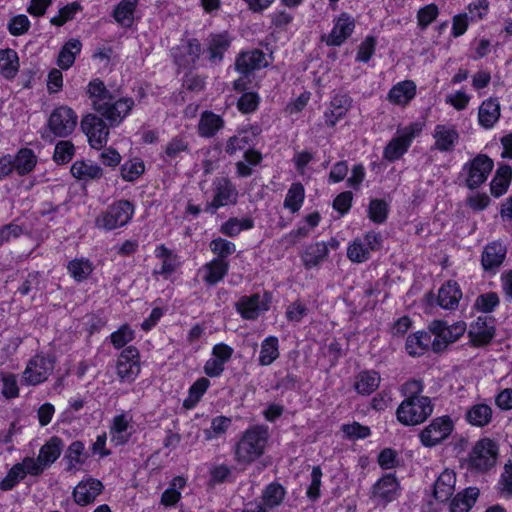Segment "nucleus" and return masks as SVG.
<instances>
[{"label": "nucleus", "instance_id": "obj_43", "mask_svg": "<svg viewBox=\"0 0 512 512\" xmlns=\"http://www.w3.org/2000/svg\"><path fill=\"white\" fill-rule=\"evenodd\" d=\"M131 420L132 418L126 413L116 415L113 418L109 433L111 441L116 445H122L128 441L129 435H127L126 432L130 426Z\"/></svg>", "mask_w": 512, "mask_h": 512}, {"label": "nucleus", "instance_id": "obj_11", "mask_svg": "<svg viewBox=\"0 0 512 512\" xmlns=\"http://www.w3.org/2000/svg\"><path fill=\"white\" fill-rule=\"evenodd\" d=\"M453 429L454 423L449 416L436 417L419 433L420 442L425 447H434L446 440Z\"/></svg>", "mask_w": 512, "mask_h": 512}, {"label": "nucleus", "instance_id": "obj_8", "mask_svg": "<svg viewBox=\"0 0 512 512\" xmlns=\"http://www.w3.org/2000/svg\"><path fill=\"white\" fill-rule=\"evenodd\" d=\"M494 163L491 158L484 154H478L474 159L465 163L461 176L469 189H476L488 178L493 169Z\"/></svg>", "mask_w": 512, "mask_h": 512}, {"label": "nucleus", "instance_id": "obj_4", "mask_svg": "<svg viewBox=\"0 0 512 512\" xmlns=\"http://www.w3.org/2000/svg\"><path fill=\"white\" fill-rule=\"evenodd\" d=\"M424 128L421 121L412 122L397 130V136L393 137L383 151V157L392 162L402 157L411 146L413 140L418 137Z\"/></svg>", "mask_w": 512, "mask_h": 512}, {"label": "nucleus", "instance_id": "obj_50", "mask_svg": "<svg viewBox=\"0 0 512 512\" xmlns=\"http://www.w3.org/2000/svg\"><path fill=\"white\" fill-rule=\"evenodd\" d=\"M94 270L92 262L84 257L75 258L68 262V274L76 281L83 282L89 278Z\"/></svg>", "mask_w": 512, "mask_h": 512}, {"label": "nucleus", "instance_id": "obj_5", "mask_svg": "<svg viewBox=\"0 0 512 512\" xmlns=\"http://www.w3.org/2000/svg\"><path fill=\"white\" fill-rule=\"evenodd\" d=\"M133 214L134 206L127 200H119L96 217L95 225L99 229L111 231L127 225Z\"/></svg>", "mask_w": 512, "mask_h": 512}, {"label": "nucleus", "instance_id": "obj_63", "mask_svg": "<svg viewBox=\"0 0 512 512\" xmlns=\"http://www.w3.org/2000/svg\"><path fill=\"white\" fill-rule=\"evenodd\" d=\"M75 154V147L71 141L61 140L54 149L53 159L58 164L69 162Z\"/></svg>", "mask_w": 512, "mask_h": 512}, {"label": "nucleus", "instance_id": "obj_7", "mask_svg": "<svg viewBox=\"0 0 512 512\" xmlns=\"http://www.w3.org/2000/svg\"><path fill=\"white\" fill-rule=\"evenodd\" d=\"M77 123V113L69 106L60 105L51 112L47 127L54 136L64 138L73 133Z\"/></svg>", "mask_w": 512, "mask_h": 512}, {"label": "nucleus", "instance_id": "obj_24", "mask_svg": "<svg viewBox=\"0 0 512 512\" xmlns=\"http://www.w3.org/2000/svg\"><path fill=\"white\" fill-rule=\"evenodd\" d=\"M237 312L243 319L255 320L259 315L268 310V305L261 300L259 294L242 296L235 304Z\"/></svg>", "mask_w": 512, "mask_h": 512}, {"label": "nucleus", "instance_id": "obj_54", "mask_svg": "<svg viewBox=\"0 0 512 512\" xmlns=\"http://www.w3.org/2000/svg\"><path fill=\"white\" fill-rule=\"evenodd\" d=\"M304 199V186L299 182L293 183L288 189L283 205L291 213H296L301 209Z\"/></svg>", "mask_w": 512, "mask_h": 512}, {"label": "nucleus", "instance_id": "obj_21", "mask_svg": "<svg viewBox=\"0 0 512 512\" xmlns=\"http://www.w3.org/2000/svg\"><path fill=\"white\" fill-rule=\"evenodd\" d=\"M238 192L228 178H219L214 182V198L210 204L214 210L237 201Z\"/></svg>", "mask_w": 512, "mask_h": 512}, {"label": "nucleus", "instance_id": "obj_9", "mask_svg": "<svg viewBox=\"0 0 512 512\" xmlns=\"http://www.w3.org/2000/svg\"><path fill=\"white\" fill-rule=\"evenodd\" d=\"M498 445L495 441L484 438L479 440L469 455V465L477 471L491 469L497 461Z\"/></svg>", "mask_w": 512, "mask_h": 512}, {"label": "nucleus", "instance_id": "obj_59", "mask_svg": "<svg viewBox=\"0 0 512 512\" xmlns=\"http://www.w3.org/2000/svg\"><path fill=\"white\" fill-rule=\"evenodd\" d=\"M84 450L85 446L81 441H74L69 445L65 455L68 471L75 472L78 470L79 465L84 464V459L82 458Z\"/></svg>", "mask_w": 512, "mask_h": 512}, {"label": "nucleus", "instance_id": "obj_49", "mask_svg": "<svg viewBox=\"0 0 512 512\" xmlns=\"http://www.w3.org/2000/svg\"><path fill=\"white\" fill-rule=\"evenodd\" d=\"M279 340L268 336L261 342L258 362L261 366L271 365L279 357Z\"/></svg>", "mask_w": 512, "mask_h": 512}, {"label": "nucleus", "instance_id": "obj_62", "mask_svg": "<svg viewBox=\"0 0 512 512\" xmlns=\"http://www.w3.org/2000/svg\"><path fill=\"white\" fill-rule=\"evenodd\" d=\"M145 170L144 163L139 159H133L125 162L121 166V177L125 181H135Z\"/></svg>", "mask_w": 512, "mask_h": 512}, {"label": "nucleus", "instance_id": "obj_31", "mask_svg": "<svg viewBox=\"0 0 512 512\" xmlns=\"http://www.w3.org/2000/svg\"><path fill=\"white\" fill-rule=\"evenodd\" d=\"M236 69L242 74H248L253 70H259L267 66L266 56L260 50H252L241 53L236 59Z\"/></svg>", "mask_w": 512, "mask_h": 512}, {"label": "nucleus", "instance_id": "obj_56", "mask_svg": "<svg viewBox=\"0 0 512 512\" xmlns=\"http://www.w3.org/2000/svg\"><path fill=\"white\" fill-rule=\"evenodd\" d=\"M211 252L216 256L213 260L222 262H229L227 259L229 256L235 253L236 245L224 238L218 237L213 239L209 243Z\"/></svg>", "mask_w": 512, "mask_h": 512}, {"label": "nucleus", "instance_id": "obj_41", "mask_svg": "<svg viewBox=\"0 0 512 512\" xmlns=\"http://www.w3.org/2000/svg\"><path fill=\"white\" fill-rule=\"evenodd\" d=\"M492 414V408L488 404L478 403L467 410L465 419L472 426L484 427L491 422Z\"/></svg>", "mask_w": 512, "mask_h": 512}, {"label": "nucleus", "instance_id": "obj_39", "mask_svg": "<svg viewBox=\"0 0 512 512\" xmlns=\"http://www.w3.org/2000/svg\"><path fill=\"white\" fill-rule=\"evenodd\" d=\"M82 43L76 38L69 39L60 49L57 65L63 69H69L75 62L76 57L80 54Z\"/></svg>", "mask_w": 512, "mask_h": 512}, {"label": "nucleus", "instance_id": "obj_37", "mask_svg": "<svg viewBox=\"0 0 512 512\" xmlns=\"http://www.w3.org/2000/svg\"><path fill=\"white\" fill-rule=\"evenodd\" d=\"M285 496V488L277 482H272L262 491V501L260 503L267 508L268 511H271L282 505Z\"/></svg>", "mask_w": 512, "mask_h": 512}, {"label": "nucleus", "instance_id": "obj_32", "mask_svg": "<svg viewBox=\"0 0 512 512\" xmlns=\"http://www.w3.org/2000/svg\"><path fill=\"white\" fill-rule=\"evenodd\" d=\"M462 298V291L457 282L449 280L438 291V304L446 310H455Z\"/></svg>", "mask_w": 512, "mask_h": 512}, {"label": "nucleus", "instance_id": "obj_13", "mask_svg": "<svg viewBox=\"0 0 512 512\" xmlns=\"http://www.w3.org/2000/svg\"><path fill=\"white\" fill-rule=\"evenodd\" d=\"M116 372L122 382H132L140 373L139 351L134 346L126 347L119 355Z\"/></svg>", "mask_w": 512, "mask_h": 512}, {"label": "nucleus", "instance_id": "obj_53", "mask_svg": "<svg viewBox=\"0 0 512 512\" xmlns=\"http://www.w3.org/2000/svg\"><path fill=\"white\" fill-rule=\"evenodd\" d=\"M14 173L18 176H25L32 172V149L21 148L15 155H12Z\"/></svg>", "mask_w": 512, "mask_h": 512}, {"label": "nucleus", "instance_id": "obj_12", "mask_svg": "<svg viewBox=\"0 0 512 512\" xmlns=\"http://www.w3.org/2000/svg\"><path fill=\"white\" fill-rule=\"evenodd\" d=\"M381 237L374 231L367 232L362 238H356L347 248V257L355 263H363L370 253L379 249Z\"/></svg>", "mask_w": 512, "mask_h": 512}, {"label": "nucleus", "instance_id": "obj_15", "mask_svg": "<svg viewBox=\"0 0 512 512\" xmlns=\"http://www.w3.org/2000/svg\"><path fill=\"white\" fill-rule=\"evenodd\" d=\"M232 43V37L227 31L211 33L205 41V52L211 65H218L223 61L224 54Z\"/></svg>", "mask_w": 512, "mask_h": 512}, {"label": "nucleus", "instance_id": "obj_27", "mask_svg": "<svg viewBox=\"0 0 512 512\" xmlns=\"http://www.w3.org/2000/svg\"><path fill=\"white\" fill-rule=\"evenodd\" d=\"M351 99L347 95H336L324 111V123L328 127H334L343 119L350 107Z\"/></svg>", "mask_w": 512, "mask_h": 512}, {"label": "nucleus", "instance_id": "obj_20", "mask_svg": "<svg viewBox=\"0 0 512 512\" xmlns=\"http://www.w3.org/2000/svg\"><path fill=\"white\" fill-rule=\"evenodd\" d=\"M103 484L94 478H87L80 481L73 490V498L76 504L86 506L95 501L102 492Z\"/></svg>", "mask_w": 512, "mask_h": 512}, {"label": "nucleus", "instance_id": "obj_16", "mask_svg": "<svg viewBox=\"0 0 512 512\" xmlns=\"http://www.w3.org/2000/svg\"><path fill=\"white\" fill-rule=\"evenodd\" d=\"M233 352V348L225 343L215 344L212 348L211 358L204 364V373L208 377H219L225 369V364L231 359Z\"/></svg>", "mask_w": 512, "mask_h": 512}, {"label": "nucleus", "instance_id": "obj_10", "mask_svg": "<svg viewBox=\"0 0 512 512\" xmlns=\"http://www.w3.org/2000/svg\"><path fill=\"white\" fill-rule=\"evenodd\" d=\"M80 125L92 148L101 149L106 145L110 126L101 116L89 113L82 118Z\"/></svg>", "mask_w": 512, "mask_h": 512}, {"label": "nucleus", "instance_id": "obj_61", "mask_svg": "<svg viewBox=\"0 0 512 512\" xmlns=\"http://www.w3.org/2000/svg\"><path fill=\"white\" fill-rule=\"evenodd\" d=\"M439 15V8L436 4H428L421 7L417 12V24L421 30H425Z\"/></svg>", "mask_w": 512, "mask_h": 512}, {"label": "nucleus", "instance_id": "obj_46", "mask_svg": "<svg viewBox=\"0 0 512 512\" xmlns=\"http://www.w3.org/2000/svg\"><path fill=\"white\" fill-rule=\"evenodd\" d=\"M188 152L189 143L186 138L177 136L166 144L162 158L166 163L177 162Z\"/></svg>", "mask_w": 512, "mask_h": 512}, {"label": "nucleus", "instance_id": "obj_48", "mask_svg": "<svg viewBox=\"0 0 512 512\" xmlns=\"http://www.w3.org/2000/svg\"><path fill=\"white\" fill-rule=\"evenodd\" d=\"M19 70V58L13 49H0V73L6 79H12Z\"/></svg>", "mask_w": 512, "mask_h": 512}, {"label": "nucleus", "instance_id": "obj_23", "mask_svg": "<svg viewBox=\"0 0 512 512\" xmlns=\"http://www.w3.org/2000/svg\"><path fill=\"white\" fill-rule=\"evenodd\" d=\"M201 45L197 39H190L172 50L175 62L183 68L193 67L201 54Z\"/></svg>", "mask_w": 512, "mask_h": 512}, {"label": "nucleus", "instance_id": "obj_18", "mask_svg": "<svg viewBox=\"0 0 512 512\" xmlns=\"http://www.w3.org/2000/svg\"><path fill=\"white\" fill-rule=\"evenodd\" d=\"M261 133V128L258 125H251L238 131L237 134L227 140L225 151L229 155H233L238 151L250 149L249 147L254 144L257 136Z\"/></svg>", "mask_w": 512, "mask_h": 512}, {"label": "nucleus", "instance_id": "obj_42", "mask_svg": "<svg viewBox=\"0 0 512 512\" xmlns=\"http://www.w3.org/2000/svg\"><path fill=\"white\" fill-rule=\"evenodd\" d=\"M224 125L223 119L210 111L202 113L198 123V134L201 137H213Z\"/></svg>", "mask_w": 512, "mask_h": 512}, {"label": "nucleus", "instance_id": "obj_51", "mask_svg": "<svg viewBox=\"0 0 512 512\" xmlns=\"http://www.w3.org/2000/svg\"><path fill=\"white\" fill-rule=\"evenodd\" d=\"M329 253V249L325 242H316L309 245L303 256V263L306 268H312L324 261Z\"/></svg>", "mask_w": 512, "mask_h": 512}, {"label": "nucleus", "instance_id": "obj_34", "mask_svg": "<svg viewBox=\"0 0 512 512\" xmlns=\"http://www.w3.org/2000/svg\"><path fill=\"white\" fill-rule=\"evenodd\" d=\"M456 474L452 470H444L434 484V496L437 500L447 501L455 491Z\"/></svg>", "mask_w": 512, "mask_h": 512}, {"label": "nucleus", "instance_id": "obj_44", "mask_svg": "<svg viewBox=\"0 0 512 512\" xmlns=\"http://www.w3.org/2000/svg\"><path fill=\"white\" fill-rule=\"evenodd\" d=\"M511 179H512V168L509 165L500 166L497 169V171L490 183L491 194L496 198L504 195L508 190Z\"/></svg>", "mask_w": 512, "mask_h": 512}, {"label": "nucleus", "instance_id": "obj_64", "mask_svg": "<svg viewBox=\"0 0 512 512\" xmlns=\"http://www.w3.org/2000/svg\"><path fill=\"white\" fill-rule=\"evenodd\" d=\"M497 485L502 496L507 498L512 496V456L505 463Z\"/></svg>", "mask_w": 512, "mask_h": 512}, {"label": "nucleus", "instance_id": "obj_38", "mask_svg": "<svg viewBox=\"0 0 512 512\" xmlns=\"http://www.w3.org/2000/svg\"><path fill=\"white\" fill-rule=\"evenodd\" d=\"M430 346L432 347L430 331H418L408 336L405 344V349L407 353L411 356H420L423 355L429 349Z\"/></svg>", "mask_w": 512, "mask_h": 512}, {"label": "nucleus", "instance_id": "obj_58", "mask_svg": "<svg viewBox=\"0 0 512 512\" xmlns=\"http://www.w3.org/2000/svg\"><path fill=\"white\" fill-rule=\"evenodd\" d=\"M254 227V221L251 218H230L222 224L220 231L229 237H236L242 231L249 230Z\"/></svg>", "mask_w": 512, "mask_h": 512}, {"label": "nucleus", "instance_id": "obj_1", "mask_svg": "<svg viewBox=\"0 0 512 512\" xmlns=\"http://www.w3.org/2000/svg\"><path fill=\"white\" fill-rule=\"evenodd\" d=\"M93 110L110 127L119 126L133 109L135 102L130 97L116 98L98 78L91 80L86 88Z\"/></svg>", "mask_w": 512, "mask_h": 512}, {"label": "nucleus", "instance_id": "obj_19", "mask_svg": "<svg viewBox=\"0 0 512 512\" xmlns=\"http://www.w3.org/2000/svg\"><path fill=\"white\" fill-rule=\"evenodd\" d=\"M355 28L354 19L347 13H342L334 22L333 29L326 36L328 46H340L351 36Z\"/></svg>", "mask_w": 512, "mask_h": 512}, {"label": "nucleus", "instance_id": "obj_30", "mask_svg": "<svg viewBox=\"0 0 512 512\" xmlns=\"http://www.w3.org/2000/svg\"><path fill=\"white\" fill-rule=\"evenodd\" d=\"M416 96V84L412 80H404L395 84L388 92L387 99L398 106H406Z\"/></svg>", "mask_w": 512, "mask_h": 512}, {"label": "nucleus", "instance_id": "obj_26", "mask_svg": "<svg viewBox=\"0 0 512 512\" xmlns=\"http://www.w3.org/2000/svg\"><path fill=\"white\" fill-rule=\"evenodd\" d=\"M230 268L229 262L210 260L201 266L198 275L207 286H215L226 277Z\"/></svg>", "mask_w": 512, "mask_h": 512}, {"label": "nucleus", "instance_id": "obj_3", "mask_svg": "<svg viewBox=\"0 0 512 512\" xmlns=\"http://www.w3.org/2000/svg\"><path fill=\"white\" fill-rule=\"evenodd\" d=\"M433 413V404L429 397L404 399L396 410L397 420L405 426L423 423Z\"/></svg>", "mask_w": 512, "mask_h": 512}, {"label": "nucleus", "instance_id": "obj_28", "mask_svg": "<svg viewBox=\"0 0 512 512\" xmlns=\"http://www.w3.org/2000/svg\"><path fill=\"white\" fill-rule=\"evenodd\" d=\"M506 247L500 242H492L485 246L481 264L485 271L495 272L506 258Z\"/></svg>", "mask_w": 512, "mask_h": 512}, {"label": "nucleus", "instance_id": "obj_29", "mask_svg": "<svg viewBox=\"0 0 512 512\" xmlns=\"http://www.w3.org/2000/svg\"><path fill=\"white\" fill-rule=\"evenodd\" d=\"M155 256L161 259V266L154 270L155 275H161L164 279H168L180 266V260L177 254L161 244L155 248Z\"/></svg>", "mask_w": 512, "mask_h": 512}, {"label": "nucleus", "instance_id": "obj_35", "mask_svg": "<svg viewBox=\"0 0 512 512\" xmlns=\"http://www.w3.org/2000/svg\"><path fill=\"white\" fill-rule=\"evenodd\" d=\"M500 117V103L495 98H489L482 102L478 110L479 124L486 128H492Z\"/></svg>", "mask_w": 512, "mask_h": 512}, {"label": "nucleus", "instance_id": "obj_2", "mask_svg": "<svg viewBox=\"0 0 512 512\" xmlns=\"http://www.w3.org/2000/svg\"><path fill=\"white\" fill-rule=\"evenodd\" d=\"M269 439L268 428L254 426L247 429L234 447V458L239 464H251L264 454Z\"/></svg>", "mask_w": 512, "mask_h": 512}, {"label": "nucleus", "instance_id": "obj_55", "mask_svg": "<svg viewBox=\"0 0 512 512\" xmlns=\"http://www.w3.org/2000/svg\"><path fill=\"white\" fill-rule=\"evenodd\" d=\"M262 154L254 149H247L244 152V160L236 163V172L239 177H249L253 172V167L260 164Z\"/></svg>", "mask_w": 512, "mask_h": 512}, {"label": "nucleus", "instance_id": "obj_22", "mask_svg": "<svg viewBox=\"0 0 512 512\" xmlns=\"http://www.w3.org/2000/svg\"><path fill=\"white\" fill-rule=\"evenodd\" d=\"M399 494V482L393 474H386L372 488V497L380 503H389Z\"/></svg>", "mask_w": 512, "mask_h": 512}, {"label": "nucleus", "instance_id": "obj_25", "mask_svg": "<svg viewBox=\"0 0 512 512\" xmlns=\"http://www.w3.org/2000/svg\"><path fill=\"white\" fill-rule=\"evenodd\" d=\"M493 319L487 315L479 316L470 326L469 336L475 345H485L494 337Z\"/></svg>", "mask_w": 512, "mask_h": 512}, {"label": "nucleus", "instance_id": "obj_17", "mask_svg": "<svg viewBox=\"0 0 512 512\" xmlns=\"http://www.w3.org/2000/svg\"><path fill=\"white\" fill-rule=\"evenodd\" d=\"M432 137L433 149L440 152H452L459 142V132L453 124H437L434 127Z\"/></svg>", "mask_w": 512, "mask_h": 512}, {"label": "nucleus", "instance_id": "obj_6", "mask_svg": "<svg viewBox=\"0 0 512 512\" xmlns=\"http://www.w3.org/2000/svg\"><path fill=\"white\" fill-rule=\"evenodd\" d=\"M466 323L463 321L448 325L443 320H433L429 324V331L434 335L432 350L436 353L442 352L451 343L457 341L466 331Z\"/></svg>", "mask_w": 512, "mask_h": 512}, {"label": "nucleus", "instance_id": "obj_57", "mask_svg": "<svg viewBox=\"0 0 512 512\" xmlns=\"http://www.w3.org/2000/svg\"><path fill=\"white\" fill-rule=\"evenodd\" d=\"M54 369L50 356L37 355L34 359V385L44 382Z\"/></svg>", "mask_w": 512, "mask_h": 512}, {"label": "nucleus", "instance_id": "obj_14", "mask_svg": "<svg viewBox=\"0 0 512 512\" xmlns=\"http://www.w3.org/2000/svg\"><path fill=\"white\" fill-rule=\"evenodd\" d=\"M63 446V440L53 436L40 448L37 459H34V476L40 475L52 466L60 457Z\"/></svg>", "mask_w": 512, "mask_h": 512}, {"label": "nucleus", "instance_id": "obj_47", "mask_svg": "<svg viewBox=\"0 0 512 512\" xmlns=\"http://www.w3.org/2000/svg\"><path fill=\"white\" fill-rule=\"evenodd\" d=\"M139 0H121L113 11L115 21L123 27H130Z\"/></svg>", "mask_w": 512, "mask_h": 512}, {"label": "nucleus", "instance_id": "obj_40", "mask_svg": "<svg viewBox=\"0 0 512 512\" xmlns=\"http://www.w3.org/2000/svg\"><path fill=\"white\" fill-rule=\"evenodd\" d=\"M380 380L378 372L362 371L355 378L354 388L361 395H370L379 387Z\"/></svg>", "mask_w": 512, "mask_h": 512}, {"label": "nucleus", "instance_id": "obj_60", "mask_svg": "<svg viewBox=\"0 0 512 512\" xmlns=\"http://www.w3.org/2000/svg\"><path fill=\"white\" fill-rule=\"evenodd\" d=\"M232 424V420L226 416H217L212 419L211 426L204 430L205 439L211 441L223 436Z\"/></svg>", "mask_w": 512, "mask_h": 512}, {"label": "nucleus", "instance_id": "obj_45", "mask_svg": "<svg viewBox=\"0 0 512 512\" xmlns=\"http://www.w3.org/2000/svg\"><path fill=\"white\" fill-rule=\"evenodd\" d=\"M479 496V489L468 487L462 493H458L452 500L450 512H469Z\"/></svg>", "mask_w": 512, "mask_h": 512}, {"label": "nucleus", "instance_id": "obj_52", "mask_svg": "<svg viewBox=\"0 0 512 512\" xmlns=\"http://www.w3.org/2000/svg\"><path fill=\"white\" fill-rule=\"evenodd\" d=\"M186 479L182 476L174 477L169 487L161 495V504L165 507L175 506L181 499V490L186 486Z\"/></svg>", "mask_w": 512, "mask_h": 512}, {"label": "nucleus", "instance_id": "obj_33", "mask_svg": "<svg viewBox=\"0 0 512 512\" xmlns=\"http://www.w3.org/2000/svg\"><path fill=\"white\" fill-rule=\"evenodd\" d=\"M70 171L74 178L83 182L98 180L103 176L102 168L92 161L77 160Z\"/></svg>", "mask_w": 512, "mask_h": 512}, {"label": "nucleus", "instance_id": "obj_36", "mask_svg": "<svg viewBox=\"0 0 512 512\" xmlns=\"http://www.w3.org/2000/svg\"><path fill=\"white\" fill-rule=\"evenodd\" d=\"M30 473H32V458L26 457L23 463H17L10 469L7 476L0 482V489L11 490L26 474Z\"/></svg>", "mask_w": 512, "mask_h": 512}]
</instances>
